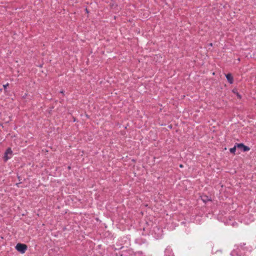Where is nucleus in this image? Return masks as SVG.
Masks as SVG:
<instances>
[{
    "label": "nucleus",
    "instance_id": "obj_1",
    "mask_svg": "<svg viewBox=\"0 0 256 256\" xmlns=\"http://www.w3.org/2000/svg\"><path fill=\"white\" fill-rule=\"evenodd\" d=\"M28 246L26 244L18 243L16 246V249L21 254H24L27 250Z\"/></svg>",
    "mask_w": 256,
    "mask_h": 256
},
{
    "label": "nucleus",
    "instance_id": "obj_2",
    "mask_svg": "<svg viewBox=\"0 0 256 256\" xmlns=\"http://www.w3.org/2000/svg\"><path fill=\"white\" fill-rule=\"evenodd\" d=\"M12 151L10 148H8L6 149L4 152V160L5 162H6L9 159L12 158Z\"/></svg>",
    "mask_w": 256,
    "mask_h": 256
},
{
    "label": "nucleus",
    "instance_id": "obj_3",
    "mask_svg": "<svg viewBox=\"0 0 256 256\" xmlns=\"http://www.w3.org/2000/svg\"><path fill=\"white\" fill-rule=\"evenodd\" d=\"M236 146L238 148L240 149L244 152H248L250 150L248 146H245L242 143H236Z\"/></svg>",
    "mask_w": 256,
    "mask_h": 256
},
{
    "label": "nucleus",
    "instance_id": "obj_4",
    "mask_svg": "<svg viewBox=\"0 0 256 256\" xmlns=\"http://www.w3.org/2000/svg\"><path fill=\"white\" fill-rule=\"evenodd\" d=\"M226 77L227 80L230 84H232L234 82V78L232 74L230 73H228L226 74Z\"/></svg>",
    "mask_w": 256,
    "mask_h": 256
},
{
    "label": "nucleus",
    "instance_id": "obj_5",
    "mask_svg": "<svg viewBox=\"0 0 256 256\" xmlns=\"http://www.w3.org/2000/svg\"><path fill=\"white\" fill-rule=\"evenodd\" d=\"M165 254L166 256H174V254L170 248H167L165 250Z\"/></svg>",
    "mask_w": 256,
    "mask_h": 256
},
{
    "label": "nucleus",
    "instance_id": "obj_6",
    "mask_svg": "<svg viewBox=\"0 0 256 256\" xmlns=\"http://www.w3.org/2000/svg\"><path fill=\"white\" fill-rule=\"evenodd\" d=\"M237 148V146H236V143L235 144L234 146L232 148H230V152L232 153V154H236V149Z\"/></svg>",
    "mask_w": 256,
    "mask_h": 256
},
{
    "label": "nucleus",
    "instance_id": "obj_7",
    "mask_svg": "<svg viewBox=\"0 0 256 256\" xmlns=\"http://www.w3.org/2000/svg\"><path fill=\"white\" fill-rule=\"evenodd\" d=\"M232 92L238 98L240 99L242 98L241 95L238 92L236 89L232 90Z\"/></svg>",
    "mask_w": 256,
    "mask_h": 256
},
{
    "label": "nucleus",
    "instance_id": "obj_8",
    "mask_svg": "<svg viewBox=\"0 0 256 256\" xmlns=\"http://www.w3.org/2000/svg\"><path fill=\"white\" fill-rule=\"evenodd\" d=\"M230 255H231L232 256H238L237 252H236V251H235V250H233V251H232V252H231V253H230Z\"/></svg>",
    "mask_w": 256,
    "mask_h": 256
},
{
    "label": "nucleus",
    "instance_id": "obj_9",
    "mask_svg": "<svg viewBox=\"0 0 256 256\" xmlns=\"http://www.w3.org/2000/svg\"><path fill=\"white\" fill-rule=\"evenodd\" d=\"M246 245L245 244L243 243V244H240V247L241 248H244V246Z\"/></svg>",
    "mask_w": 256,
    "mask_h": 256
},
{
    "label": "nucleus",
    "instance_id": "obj_10",
    "mask_svg": "<svg viewBox=\"0 0 256 256\" xmlns=\"http://www.w3.org/2000/svg\"><path fill=\"white\" fill-rule=\"evenodd\" d=\"M8 86V84L7 83L6 84L3 85V88H4V89H6Z\"/></svg>",
    "mask_w": 256,
    "mask_h": 256
},
{
    "label": "nucleus",
    "instance_id": "obj_11",
    "mask_svg": "<svg viewBox=\"0 0 256 256\" xmlns=\"http://www.w3.org/2000/svg\"><path fill=\"white\" fill-rule=\"evenodd\" d=\"M22 182H18V183H16V186L18 187V186H19V184H22Z\"/></svg>",
    "mask_w": 256,
    "mask_h": 256
},
{
    "label": "nucleus",
    "instance_id": "obj_12",
    "mask_svg": "<svg viewBox=\"0 0 256 256\" xmlns=\"http://www.w3.org/2000/svg\"><path fill=\"white\" fill-rule=\"evenodd\" d=\"M18 179L19 182H22V179L20 178V176H18Z\"/></svg>",
    "mask_w": 256,
    "mask_h": 256
},
{
    "label": "nucleus",
    "instance_id": "obj_13",
    "mask_svg": "<svg viewBox=\"0 0 256 256\" xmlns=\"http://www.w3.org/2000/svg\"><path fill=\"white\" fill-rule=\"evenodd\" d=\"M138 254H142V251H138L137 252Z\"/></svg>",
    "mask_w": 256,
    "mask_h": 256
},
{
    "label": "nucleus",
    "instance_id": "obj_14",
    "mask_svg": "<svg viewBox=\"0 0 256 256\" xmlns=\"http://www.w3.org/2000/svg\"><path fill=\"white\" fill-rule=\"evenodd\" d=\"M209 46H212V43L209 44Z\"/></svg>",
    "mask_w": 256,
    "mask_h": 256
},
{
    "label": "nucleus",
    "instance_id": "obj_15",
    "mask_svg": "<svg viewBox=\"0 0 256 256\" xmlns=\"http://www.w3.org/2000/svg\"><path fill=\"white\" fill-rule=\"evenodd\" d=\"M60 92L64 94V92L63 90H61Z\"/></svg>",
    "mask_w": 256,
    "mask_h": 256
},
{
    "label": "nucleus",
    "instance_id": "obj_16",
    "mask_svg": "<svg viewBox=\"0 0 256 256\" xmlns=\"http://www.w3.org/2000/svg\"><path fill=\"white\" fill-rule=\"evenodd\" d=\"M86 12L87 13H88V9H87V8H86Z\"/></svg>",
    "mask_w": 256,
    "mask_h": 256
},
{
    "label": "nucleus",
    "instance_id": "obj_17",
    "mask_svg": "<svg viewBox=\"0 0 256 256\" xmlns=\"http://www.w3.org/2000/svg\"><path fill=\"white\" fill-rule=\"evenodd\" d=\"M180 168H182V167H183V166H182V164H180Z\"/></svg>",
    "mask_w": 256,
    "mask_h": 256
},
{
    "label": "nucleus",
    "instance_id": "obj_18",
    "mask_svg": "<svg viewBox=\"0 0 256 256\" xmlns=\"http://www.w3.org/2000/svg\"><path fill=\"white\" fill-rule=\"evenodd\" d=\"M70 168H70V166H68V169L70 170Z\"/></svg>",
    "mask_w": 256,
    "mask_h": 256
},
{
    "label": "nucleus",
    "instance_id": "obj_19",
    "mask_svg": "<svg viewBox=\"0 0 256 256\" xmlns=\"http://www.w3.org/2000/svg\"><path fill=\"white\" fill-rule=\"evenodd\" d=\"M254 202L256 204V200H254Z\"/></svg>",
    "mask_w": 256,
    "mask_h": 256
}]
</instances>
